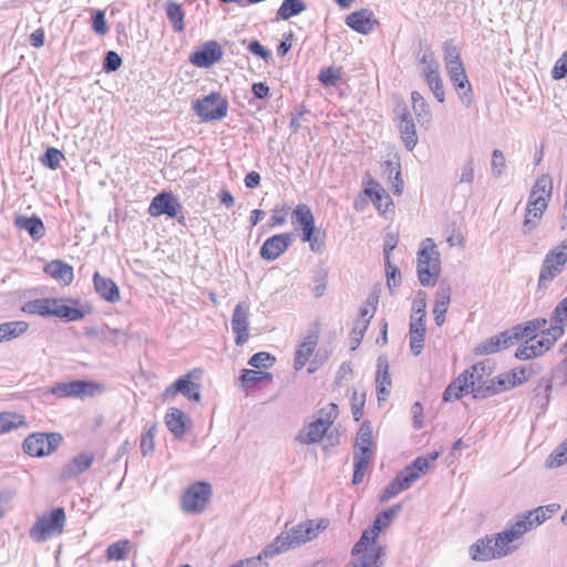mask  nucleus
Masks as SVG:
<instances>
[{
	"mask_svg": "<svg viewBox=\"0 0 567 567\" xmlns=\"http://www.w3.org/2000/svg\"><path fill=\"white\" fill-rule=\"evenodd\" d=\"M558 508V505L550 504L525 512L524 514L517 515L514 522L505 529L496 533L493 536V540L494 549L496 550L498 559L509 556L518 550L522 546L523 536L550 518Z\"/></svg>",
	"mask_w": 567,
	"mask_h": 567,
	"instance_id": "1",
	"label": "nucleus"
},
{
	"mask_svg": "<svg viewBox=\"0 0 567 567\" xmlns=\"http://www.w3.org/2000/svg\"><path fill=\"white\" fill-rule=\"evenodd\" d=\"M553 194V179L549 174L540 175L528 197L526 214L523 221V234H530L540 221L545 210L548 207V202Z\"/></svg>",
	"mask_w": 567,
	"mask_h": 567,
	"instance_id": "2",
	"label": "nucleus"
},
{
	"mask_svg": "<svg viewBox=\"0 0 567 567\" xmlns=\"http://www.w3.org/2000/svg\"><path fill=\"white\" fill-rule=\"evenodd\" d=\"M444 63L450 80L456 89L457 95L465 107L473 103L472 86L461 61V50L452 40L444 43Z\"/></svg>",
	"mask_w": 567,
	"mask_h": 567,
	"instance_id": "3",
	"label": "nucleus"
},
{
	"mask_svg": "<svg viewBox=\"0 0 567 567\" xmlns=\"http://www.w3.org/2000/svg\"><path fill=\"white\" fill-rule=\"evenodd\" d=\"M441 271L440 251L432 238L421 241L417 251V278L424 287L435 285Z\"/></svg>",
	"mask_w": 567,
	"mask_h": 567,
	"instance_id": "4",
	"label": "nucleus"
},
{
	"mask_svg": "<svg viewBox=\"0 0 567 567\" xmlns=\"http://www.w3.org/2000/svg\"><path fill=\"white\" fill-rule=\"evenodd\" d=\"M319 526L313 527L312 522L306 525H299L288 534H280L269 545L266 555L281 554L290 548L298 547L315 538Z\"/></svg>",
	"mask_w": 567,
	"mask_h": 567,
	"instance_id": "5",
	"label": "nucleus"
},
{
	"mask_svg": "<svg viewBox=\"0 0 567 567\" xmlns=\"http://www.w3.org/2000/svg\"><path fill=\"white\" fill-rule=\"evenodd\" d=\"M420 72L425 83L432 91L435 99L443 103L445 101V92L440 75V64L430 49L420 50L417 53Z\"/></svg>",
	"mask_w": 567,
	"mask_h": 567,
	"instance_id": "6",
	"label": "nucleus"
},
{
	"mask_svg": "<svg viewBox=\"0 0 567 567\" xmlns=\"http://www.w3.org/2000/svg\"><path fill=\"white\" fill-rule=\"evenodd\" d=\"M567 264V239L546 254L538 279L539 288H547L559 276Z\"/></svg>",
	"mask_w": 567,
	"mask_h": 567,
	"instance_id": "7",
	"label": "nucleus"
},
{
	"mask_svg": "<svg viewBox=\"0 0 567 567\" xmlns=\"http://www.w3.org/2000/svg\"><path fill=\"white\" fill-rule=\"evenodd\" d=\"M65 513L62 507L52 509L48 515L38 518L30 530V536L35 542H44L63 532Z\"/></svg>",
	"mask_w": 567,
	"mask_h": 567,
	"instance_id": "8",
	"label": "nucleus"
},
{
	"mask_svg": "<svg viewBox=\"0 0 567 567\" xmlns=\"http://www.w3.org/2000/svg\"><path fill=\"white\" fill-rule=\"evenodd\" d=\"M196 114L205 122L218 121L227 115L228 103L218 92H212L194 103Z\"/></svg>",
	"mask_w": 567,
	"mask_h": 567,
	"instance_id": "9",
	"label": "nucleus"
},
{
	"mask_svg": "<svg viewBox=\"0 0 567 567\" xmlns=\"http://www.w3.org/2000/svg\"><path fill=\"white\" fill-rule=\"evenodd\" d=\"M61 442L58 433H33L24 440L23 450L31 456L42 457L54 452Z\"/></svg>",
	"mask_w": 567,
	"mask_h": 567,
	"instance_id": "10",
	"label": "nucleus"
},
{
	"mask_svg": "<svg viewBox=\"0 0 567 567\" xmlns=\"http://www.w3.org/2000/svg\"><path fill=\"white\" fill-rule=\"evenodd\" d=\"M103 391V386L93 381L74 380L71 382L56 383L51 393L60 398L94 396Z\"/></svg>",
	"mask_w": 567,
	"mask_h": 567,
	"instance_id": "11",
	"label": "nucleus"
},
{
	"mask_svg": "<svg viewBox=\"0 0 567 567\" xmlns=\"http://www.w3.org/2000/svg\"><path fill=\"white\" fill-rule=\"evenodd\" d=\"M453 383L465 393L471 391L476 399H484L496 394L494 383L487 385L484 380V374L475 377V373H472L470 370L460 374Z\"/></svg>",
	"mask_w": 567,
	"mask_h": 567,
	"instance_id": "12",
	"label": "nucleus"
},
{
	"mask_svg": "<svg viewBox=\"0 0 567 567\" xmlns=\"http://www.w3.org/2000/svg\"><path fill=\"white\" fill-rule=\"evenodd\" d=\"M212 494L210 485L197 482L189 486L182 497V508L187 513H200L205 509Z\"/></svg>",
	"mask_w": 567,
	"mask_h": 567,
	"instance_id": "13",
	"label": "nucleus"
},
{
	"mask_svg": "<svg viewBox=\"0 0 567 567\" xmlns=\"http://www.w3.org/2000/svg\"><path fill=\"white\" fill-rule=\"evenodd\" d=\"M338 406L336 404L330 405V412L327 419L319 417L311 422L307 429L297 435V441L301 444H312L322 440L323 435L337 417Z\"/></svg>",
	"mask_w": 567,
	"mask_h": 567,
	"instance_id": "14",
	"label": "nucleus"
},
{
	"mask_svg": "<svg viewBox=\"0 0 567 567\" xmlns=\"http://www.w3.org/2000/svg\"><path fill=\"white\" fill-rule=\"evenodd\" d=\"M196 374H199V372L193 370L178 378L165 390L164 395L169 398L174 396L176 393H181L190 401L199 402L202 399L200 385L193 381Z\"/></svg>",
	"mask_w": 567,
	"mask_h": 567,
	"instance_id": "15",
	"label": "nucleus"
},
{
	"mask_svg": "<svg viewBox=\"0 0 567 567\" xmlns=\"http://www.w3.org/2000/svg\"><path fill=\"white\" fill-rule=\"evenodd\" d=\"M564 334V328L555 322L548 329H543L542 333L527 339L535 357H539L548 351L554 343Z\"/></svg>",
	"mask_w": 567,
	"mask_h": 567,
	"instance_id": "16",
	"label": "nucleus"
},
{
	"mask_svg": "<svg viewBox=\"0 0 567 567\" xmlns=\"http://www.w3.org/2000/svg\"><path fill=\"white\" fill-rule=\"evenodd\" d=\"M223 56V49L216 41H208L189 55V62L197 68H210Z\"/></svg>",
	"mask_w": 567,
	"mask_h": 567,
	"instance_id": "17",
	"label": "nucleus"
},
{
	"mask_svg": "<svg viewBox=\"0 0 567 567\" xmlns=\"http://www.w3.org/2000/svg\"><path fill=\"white\" fill-rule=\"evenodd\" d=\"M248 327H249V306L239 302L233 312L231 317V329L234 333L236 334L235 343L237 346L245 344L249 339L248 333Z\"/></svg>",
	"mask_w": 567,
	"mask_h": 567,
	"instance_id": "18",
	"label": "nucleus"
},
{
	"mask_svg": "<svg viewBox=\"0 0 567 567\" xmlns=\"http://www.w3.org/2000/svg\"><path fill=\"white\" fill-rule=\"evenodd\" d=\"M182 209V205L174 198L172 193H161L156 195L150 204L148 213L153 217L166 215L176 217Z\"/></svg>",
	"mask_w": 567,
	"mask_h": 567,
	"instance_id": "19",
	"label": "nucleus"
},
{
	"mask_svg": "<svg viewBox=\"0 0 567 567\" xmlns=\"http://www.w3.org/2000/svg\"><path fill=\"white\" fill-rule=\"evenodd\" d=\"M292 235L289 233L274 235L266 239L260 248V256L265 260H276L291 245Z\"/></svg>",
	"mask_w": 567,
	"mask_h": 567,
	"instance_id": "20",
	"label": "nucleus"
},
{
	"mask_svg": "<svg viewBox=\"0 0 567 567\" xmlns=\"http://www.w3.org/2000/svg\"><path fill=\"white\" fill-rule=\"evenodd\" d=\"M347 25L353 31L362 34H368L375 31L379 21L374 18V13L369 9H361L350 13L346 19Z\"/></svg>",
	"mask_w": 567,
	"mask_h": 567,
	"instance_id": "21",
	"label": "nucleus"
},
{
	"mask_svg": "<svg viewBox=\"0 0 567 567\" xmlns=\"http://www.w3.org/2000/svg\"><path fill=\"white\" fill-rule=\"evenodd\" d=\"M375 383L379 402L385 401L390 395L392 388L386 355H380L378 358Z\"/></svg>",
	"mask_w": 567,
	"mask_h": 567,
	"instance_id": "22",
	"label": "nucleus"
},
{
	"mask_svg": "<svg viewBox=\"0 0 567 567\" xmlns=\"http://www.w3.org/2000/svg\"><path fill=\"white\" fill-rule=\"evenodd\" d=\"M513 344V336L509 333V331H505L482 341L475 347L474 352L477 355L491 354L498 352L502 349H506Z\"/></svg>",
	"mask_w": 567,
	"mask_h": 567,
	"instance_id": "23",
	"label": "nucleus"
},
{
	"mask_svg": "<svg viewBox=\"0 0 567 567\" xmlns=\"http://www.w3.org/2000/svg\"><path fill=\"white\" fill-rule=\"evenodd\" d=\"M94 461V455L91 453H81L73 457L70 463H68L62 472V480H70L76 477L78 475L84 473Z\"/></svg>",
	"mask_w": 567,
	"mask_h": 567,
	"instance_id": "24",
	"label": "nucleus"
},
{
	"mask_svg": "<svg viewBox=\"0 0 567 567\" xmlns=\"http://www.w3.org/2000/svg\"><path fill=\"white\" fill-rule=\"evenodd\" d=\"M470 555L476 561H489L498 559L496 550L494 549L493 536H485L480 538L475 544L470 547Z\"/></svg>",
	"mask_w": 567,
	"mask_h": 567,
	"instance_id": "25",
	"label": "nucleus"
},
{
	"mask_svg": "<svg viewBox=\"0 0 567 567\" xmlns=\"http://www.w3.org/2000/svg\"><path fill=\"white\" fill-rule=\"evenodd\" d=\"M93 284L96 293L109 302L120 300V289L110 278L101 276L97 271L93 276Z\"/></svg>",
	"mask_w": 567,
	"mask_h": 567,
	"instance_id": "26",
	"label": "nucleus"
},
{
	"mask_svg": "<svg viewBox=\"0 0 567 567\" xmlns=\"http://www.w3.org/2000/svg\"><path fill=\"white\" fill-rule=\"evenodd\" d=\"M44 272L60 284L68 286L73 281V268L62 260H52L44 266Z\"/></svg>",
	"mask_w": 567,
	"mask_h": 567,
	"instance_id": "27",
	"label": "nucleus"
},
{
	"mask_svg": "<svg viewBox=\"0 0 567 567\" xmlns=\"http://www.w3.org/2000/svg\"><path fill=\"white\" fill-rule=\"evenodd\" d=\"M292 219L301 226L302 239H309L311 231L316 230L315 217L309 206L299 204L292 212Z\"/></svg>",
	"mask_w": 567,
	"mask_h": 567,
	"instance_id": "28",
	"label": "nucleus"
},
{
	"mask_svg": "<svg viewBox=\"0 0 567 567\" xmlns=\"http://www.w3.org/2000/svg\"><path fill=\"white\" fill-rule=\"evenodd\" d=\"M440 456L439 452H432L427 455L416 457L410 465L404 467L402 472L408 476L412 474L413 483H415L421 475L425 474L430 468L431 463L435 462Z\"/></svg>",
	"mask_w": 567,
	"mask_h": 567,
	"instance_id": "29",
	"label": "nucleus"
},
{
	"mask_svg": "<svg viewBox=\"0 0 567 567\" xmlns=\"http://www.w3.org/2000/svg\"><path fill=\"white\" fill-rule=\"evenodd\" d=\"M399 128L405 147L412 151L417 144L419 138L415 130V124L412 120L411 114L406 110H404L403 114L401 115Z\"/></svg>",
	"mask_w": 567,
	"mask_h": 567,
	"instance_id": "30",
	"label": "nucleus"
},
{
	"mask_svg": "<svg viewBox=\"0 0 567 567\" xmlns=\"http://www.w3.org/2000/svg\"><path fill=\"white\" fill-rule=\"evenodd\" d=\"M187 416L177 408H169L165 415V424L169 432L177 439L185 434Z\"/></svg>",
	"mask_w": 567,
	"mask_h": 567,
	"instance_id": "31",
	"label": "nucleus"
},
{
	"mask_svg": "<svg viewBox=\"0 0 567 567\" xmlns=\"http://www.w3.org/2000/svg\"><path fill=\"white\" fill-rule=\"evenodd\" d=\"M547 327V320L543 318H537L527 321L525 324H518L509 331V333L513 336V342L523 338H529L533 336H536V331H540L543 329H548Z\"/></svg>",
	"mask_w": 567,
	"mask_h": 567,
	"instance_id": "32",
	"label": "nucleus"
},
{
	"mask_svg": "<svg viewBox=\"0 0 567 567\" xmlns=\"http://www.w3.org/2000/svg\"><path fill=\"white\" fill-rule=\"evenodd\" d=\"M412 474H408V476L401 471L396 477L384 488L380 501L386 502L390 498L396 496L401 492L410 488L413 484Z\"/></svg>",
	"mask_w": 567,
	"mask_h": 567,
	"instance_id": "33",
	"label": "nucleus"
},
{
	"mask_svg": "<svg viewBox=\"0 0 567 567\" xmlns=\"http://www.w3.org/2000/svg\"><path fill=\"white\" fill-rule=\"evenodd\" d=\"M365 194L371 198L379 212L385 213L392 206V199L384 188L377 182H371L370 187L365 188Z\"/></svg>",
	"mask_w": 567,
	"mask_h": 567,
	"instance_id": "34",
	"label": "nucleus"
},
{
	"mask_svg": "<svg viewBox=\"0 0 567 567\" xmlns=\"http://www.w3.org/2000/svg\"><path fill=\"white\" fill-rule=\"evenodd\" d=\"M317 342V336L309 334L303 339L302 343L299 344L293 360V367L297 371L301 370L306 365L316 349Z\"/></svg>",
	"mask_w": 567,
	"mask_h": 567,
	"instance_id": "35",
	"label": "nucleus"
},
{
	"mask_svg": "<svg viewBox=\"0 0 567 567\" xmlns=\"http://www.w3.org/2000/svg\"><path fill=\"white\" fill-rule=\"evenodd\" d=\"M16 226L19 229L28 231L29 235L35 240L41 239L45 235L44 224L37 216H19L16 218Z\"/></svg>",
	"mask_w": 567,
	"mask_h": 567,
	"instance_id": "36",
	"label": "nucleus"
},
{
	"mask_svg": "<svg viewBox=\"0 0 567 567\" xmlns=\"http://www.w3.org/2000/svg\"><path fill=\"white\" fill-rule=\"evenodd\" d=\"M451 301L450 287H443L437 290L436 300L433 308L434 320L437 326H442L445 321V313L447 312Z\"/></svg>",
	"mask_w": 567,
	"mask_h": 567,
	"instance_id": "37",
	"label": "nucleus"
},
{
	"mask_svg": "<svg viewBox=\"0 0 567 567\" xmlns=\"http://www.w3.org/2000/svg\"><path fill=\"white\" fill-rule=\"evenodd\" d=\"M55 299L41 298L25 302L21 310L29 315H39L41 317H51Z\"/></svg>",
	"mask_w": 567,
	"mask_h": 567,
	"instance_id": "38",
	"label": "nucleus"
},
{
	"mask_svg": "<svg viewBox=\"0 0 567 567\" xmlns=\"http://www.w3.org/2000/svg\"><path fill=\"white\" fill-rule=\"evenodd\" d=\"M402 511V504H395L391 506L390 508L379 513L372 524V526L369 528L374 532V535H378L383 530L386 529L391 523L393 522L394 517Z\"/></svg>",
	"mask_w": 567,
	"mask_h": 567,
	"instance_id": "39",
	"label": "nucleus"
},
{
	"mask_svg": "<svg viewBox=\"0 0 567 567\" xmlns=\"http://www.w3.org/2000/svg\"><path fill=\"white\" fill-rule=\"evenodd\" d=\"M29 329L25 321H9L0 323V343L24 334Z\"/></svg>",
	"mask_w": 567,
	"mask_h": 567,
	"instance_id": "40",
	"label": "nucleus"
},
{
	"mask_svg": "<svg viewBox=\"0 0 567 567\" xmlns=\"http://www.w3.org/2000/svg\"><path fill=\"white\" fill-rule=\"evenodd\" d=\"M412 109L421 125L429 124L432 120V113L429 104L417 91L411 93Z\"/></svg>",
	"mask_w": 567,
	"mask_h": 567,
	"instance_id": "41",
	"label": "nucleus"
},
{
	"mask_svg": "<svg viewBox=\"0 0 567 567\" xmlns=\"http://www.w3.org/2000/svg\"><path fill=\"white\" fill-rule=\"evenodd\" d=\"M372 426L370 423L364 422L361 424L357 441H355V447L357 450L354 452L362 453V454H369L372 455Z\"/></svg>",
	"mask_w": 567,
	"mask_h": 567,
	"instance_id": "42",
	"label": "nucleus"
},
{
	"mask_svg": "<svg viewBox=\"0 0 567 567\" xmlns=\"http://www.w3.org/2000/svg\"><path fill=\"white\" fill-rule=\"evenodd\" d=\"M52 316L69 322L83 319L84 312L78 308L62 303V300L55 299V306H53Z\"/></svg>",
	"mask_w": 567,
	"mask_h": 567,
	"instance_id": "43",
	"label": "nucleus"
},
{
	"mask_svg": "<svg viewBox=\"0 0 567 567\" xmlns=\"http://www.w3.org/2000/svg\"><path fill=\"white\" fill-rule=\"evenodd\" d=\"M303 0H284L279 7L276 20H288L306 10Z\"/></svg>",
	"mask_w": 567,
	"mask_h": 567,
	"instance_id": "44",
	"label": "nucleus"
},
{
	"mask_svg": "<svg viewBox=\"0 0 567 567\" xmlns=\"http://www.w3.org/2000/svg\"><path fill=\"white\" fill-rule=\"evenodd\" d=\"M166 14L171 21L175 32H182L184 30V12L181 4L168 1L166 4Z\"/></svg>",
	"mask_w": 567,
	"mask_h": 567,
	"instance_id": "45",
	"label": "nucleus"
},
{
	"mask_svg": "<svg viewBox=\"0 0 567 567\" xmlns=\"http://www.w3.org/2000/svg\"><path fill=\"white\" fill-rule=\"evenodd\" d=\"M384 555L382 546H373L370 550L364 553L361 557L353 560L351 564L354 567H373L378 560Z\"/></svg>",
	"mask_w": 567,
	"mask_h": 567,
	"instance_id": "46",
	"label": "nucleus"
},
{
	"mask_svg": "<svg viewBox=\"0 0 567 567\" xmlns=\"http://www.w3.org/2000/svg\"><path fill=\"white\" fill-rule=\"evenodd\" d=\"M371 457H372V455L354 452V454H353L354 472H353V477H352L353 484L357 485L362 482Z\"/></svg>",
	"mask_w": 567,
	"mask_h": 567,
	"instance_id": "47",
	"label": "nucleus"
},
{
	"mask_svg": "<svg viewBox=\"0 0 567 567\" xmlns=\"http://www.w3.org/2000/svg\"><path fill=\"white\" fill-rule=\"evenodd\" d=\"M24 416L17 413H0V434L24 425Z\"/></svg>",
	"mask_w": 567,
	"mask_h": 567,
	"instance_id": "48",
	"label": "nucleus"
},
{
	"mask_svg": "<svg viewBox=\"0 0 567 567\" xmlns=\"http://www.w3.org/2000/svg\"><path fill=\"white\" fill-rule=\"evenodd\" d=\"M567 383V359H563L553 370L550 383L546 384L545 391L549 392L553 384L564 386Z\"/></svg>",
	"mask_w": 567,
	"mask_h": 567,
	"instance_id": "49",
	"label": "nucleus"
},
{
	"mask_svg": "<svg viewBox=\"0 0 567 567\" xmlns=\"http://www.w3.org/2000/svg\"><path fill=\"white\" fill-rule=\"evenodd\" d=\"M272 375L269 372L264 371H256V370H249L244 369L240 374V382L244 386H249L252 384H256L258 382H261L264 380H271Z\"/></svg>",
	"mask_w": 567,
	"mask_h": 567,
	"instance_id": "50",
	"label": "nucleus"
},
{
	"mask_svg": "<svg viewBox=\"0 0 567 567\" xmlns=\"http://www.w3.org/2000/svg\"><path fill=\"white\" fill-rule=\"evenodd\" d=\"M130 549L128 540H120L111 544L106 549V557L109 560H124L127 557Z\"/></svg>",
	"mask_w": 567,
	"mask_h": 567,
	"instance_id": "51",
	"label": "nucleus"
},
{
	"mask_svg": "<svg viewBox=\"0 0 567 567\" xmlns=\"http://www.w3.org/2000/svg\"><path fill=\"white\" fill-rule=\"evenodd\" d=\"M121 333V330L103 326L101 328H90L86 330V334L99 339L100 341L115 342L116 337Z\"/></svg>",
	"mask_w": 567,
	"mask_h": 567,
	"instance_id": "52",
	"label": "nucleus"
},
{
	"mask_svg": "<svg viewBox=\"0 0 567 567\" xmlns=\"http://www.w3.org/2000/svg\"><path fill=\"white\" fill-rule=\"evenodd\" d=\"M565 463H567V439L561 444H559L548 456L546 466L549 468H555L561 466Z\"/></svg>",
	"mask_w": 567,
	"mask_h": 567,
	"instance_id": "53",
	"label": "nucleus"
},
{
	"mask_svg": "<svg viewBox=\"0 0 567 567\" xmlns=\"http://www.w3.org/2000/svg\"><path fill=\"white\" fill-rule=\"evenodd\" d=\"M378 538V535H374V532L371 530V529H365L363 532V534L361 535L359 542L353 546L352 548V554L353 555H360V554H364L367 553L368 550V546L369 545H373V546H377L375 545V540Z\"/></svg>",
	"mask_w": 567,
	"mask_h": 567,
	"instance_id": "54",
	"label": "nucleus"
},
{
	"mask_svg": "<svg viewBox=\"0 0 567 567\" xmlns=\"http://www.w3.org/2000/svg\"><path fill=\"white\" fill-rule=\"evenodd\" d=\"M378 538V535H374V532L371 530V529H365L363 532V534L361 535L359 542L353 546L352 548V554L353 555H360V554H364L367 553L368 550V546L369 545H373V546H377L375 545V540Z\"/></svg>",
	"mask_w": 567,
	"mask_h": 567,
	"instance_id": "55",
	"label": "nucleus"
},
{
	"mask_svg": "<svg viewBox=\"0 0 567 567\" xmlns=\"http://www.w3.org/2000/svg\"><path fill=\"white\" fill-rule=\"evenodd\" d=\"M341 79V69L340 68H326L321 69L318 80L324 85V86H334L338 81Z\"/></svg>",
	"mask_w": 567,
	"mask_h": 567,
	"instance_id": "56",
	"label": "nucleus"
},
{
	"mask_svg": "<svg viewBox=\"0 0 567 567\" xmlns=\"http://www.w3.org/2000/svg\"><path fill=\"white\" fill-rule=\"evenodd\" d=\"M155 434L156 425L153 424L141 437V452L143 456H147L153 453L155 449Z\"/></svg>",
	"mask_w": 567,
	"mask_h": 567,
	"instance_id": "57",
	"label": "nucleus"
},
{
	"mask_svg": "<svg viewBox=\"0 0 567 567\" xmlns=\"http://www.w3.org/2000/svg\"><path fill=\"white\" fill-rule=\"evenodd\" d=\"M276 361V358L269 352L260 351L255 353L248 361V364L256 369H267L271 367Z\"/></svg>",
	"mask_w": 567,
	"mask_h": 567,
	"instance_id": "58",
	"label": "nucleus"
},
{
	"mask_svg": "<svg viewBox=\"0 0 567 567\" xmlns=\"http://www.w3.org/2000/svg\"><path fill=\"white\" fill-rule=\"evenodd\" d=\"M63 158L64 156L61 151L54 147H49L44 153L42 163L51 169H56Z\"/></svg>",
	"mask_w": 567,
	"mask_h": 567,
	"instance_id": "59",
	"label": "nucleus"
},
{
	"mask_svg": "<svg viewBox=\"0 0 567 567\" xmlns=\"http://www.w3.org/2000/svg\"><path fill=\"white\" fill-rule=\"evenodd\" d=\"M122 65V58L115 51H107L103 60V70L106 73L117 71Z\"/></svg>",
	"mask_w": 567,
	"mask_h": 567,
	"instance_id": "60",
	"label": "nucleus"
},
{
	"mask_svg": "<svg viewBox=\"0 0 567 567\" xmlns=\"http://www.w3.org/2000/svg\"><path fill=\"white\" fill-rule=\"evenodd\" d=\"M266 551H268V545L261 550V553L258 556L243 559L245 567H269L266 559L272 558L278 554L266 555Z\"/></svg>",
	"mask_w": 567,
	"mask_h": 567,
	"instance_id": "61",
	"label": "nucleus"
},
{
	"mask_svg": "<svg viewBox=\"0 0 567 567\" xmlns=\"http://www.w3.org/2000/svg\"><path fill=\"white\" fill-rule=\"evenodd\" d=\"M425 332H419L417 329H410V349L414 355H419L423 349Z\"/></svg>",
	"mask_w": 567,
	"mask_h": 567,
	"instance_id": "62",
	"label": "nucleus"
},
{
	"mask_svg": "<svg viewBox=\"0 0 567 567\" xmlns=\"http://www.w3.org/2000/svg\"><path fill=\"white\" fill-rule=\"evenodd\" d=\"M551 320L561 327L567 322V296L556 306Z\"/></svg>",
	"mask_w": 567,
	"mask_h": 567,
	"instance_id": "63",
	"label": "nucleus"
},
{
	"mask_svg": "<svg viewBox=\"0 0 567 567\" xmlns=\"http://www.w3.org/2000/svg\"><path fill=\"white\" fill-rule=\"evenodd\" d=\"M567 75V50L557 60L551 70V76L555 80H560Z\"/></svg>",
	"mask_w": 567,
	"mask_h": 567,
	"instance_id": "64",
	"label": "nucleus"
}]
</instances>
